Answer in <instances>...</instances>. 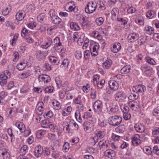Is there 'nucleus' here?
<instances>
[{
  "label": "nucleus",
  "instance_id": "1",
  "mask_svg": "<svg viewBox=\"0 0 159 159\" xmlns=\"http://www.w3.org/2000/svg\"><path fill=\"white\" fill-rule=\"evenodd\" d=\"M73 103L76 105V107L77 110L75 111V116L77 121L80 123L82 122L81 115L84 110V106L81 100V97L78 96L73 100Z\"/></svg>",
  "mask_w": 159,
  "mask_h": 159
},
{
  "label": "nucleus",
  "instance_id": "2",
  "mask_svg": "<svg viewBox=\"0 0 159 159\" xmlns=\"http://www.w3.org/2000/svg\"><path fill=\"white\" fill-rule=\"evenodd\" d=\"M62 125L63 130L67 133L74 130H77L79 128L78 124L74 120L68 118L64 120Z\"/></svg>",
  "mask_w": 159,
  "mask_h": 159
},
{
  "label": "nucleus",
  "instance_id": "3",
  "mask_svg": "<svg viewBox=\"0 0 159 159\" xmlns=\"http://www.w3.org/2000/svg\"><path fill=\"white\" fill-rule=\"evenodd\" d=\"M107 101L106 103L107 112L110 114L115 113L118 110V107L116 103L112 101Z\"/></svg>",
  "mask_w": 159,
  "mask_h": 159
},
{
  "label": "nucleus",
  "instance_id": "4",
  "mask_svg": "<svg viewBox=\"0 0 159 159\" xmlns=\"http://www.w3.org/2000/svg\"><path fill=\"white\" fill-rule=\"evenodd\" d=\"M109 88H107L106 92L109 94H111L116 91L119 88L117 82L114 80H111L108 82Z\"/></svg>",
  "mask_w": 159,
  "mask_h": 159
},
{
  "label": "nucleus",
  "instance_id": "5",
  "mask_svg": "<svg viewBox=\"0 0 159 159\" xmlns=\"http://www.w3.org/2000/svg\"><path fill=\"white\" fill-rule=\"evenodd\" d=\"M121 117L118 115H115L109 117L108 119V122L109 125L113 126L119 125L121 122Z\"/></svg>",
  "mask_w": 159,
  "mask_h": 159
},
{
  "label": "nucleus",
  "instance_id": "6",
  "mask_svg": "<svg viewBox=\"0 0 159 159\" xmlns=\"http://www.w3.org/2000/svg\"><path fill=\"white\" fill-rule=\"evenodd\" d=\"M97 7L96 2L93 1L89 2L85 8V12L88 14H91L94 12Z\"/></svg>",
  "mask_w": 159,
  "mask_h": 159
},
{
  "label": "nucleus",
  "instance_id": "7",
  "mask_svg": "<svg viewBox=\"0 0 159 159\" xmlns=\"http://www.w3.org/2000/svg\"><path fill=\"white\" fill-rule=\"evenodd\" d=\"M49 14L51 19L52 22L55 24H60L61 21V19L56 15L55 10L52 9L49 11Z\"/></svg>",
  "mask_w": 159,
  "mask_h": 159
},
{
  "label": "nucleus",
  "instance_id": "8",
  "mask_svg": "<svg viewBox=\"0 0 159 159\" xmlns=\"http://www.w3.org/2000/svg\"><path fill=\"white\" fill-rule=\"evenodd\" d=\"M99 47L98 44L94 42H91L89 46L90 52L93 56L95 57L98 54Z\"/></svg>",
  "mask_w": 159,
  "mask_h": 159
},
{
  "label": "nucleus",
  "instance_id": "9",
  "mask_svg": "<svg viewBox=\"0 0 159 159\" xmlns=\"http://www.w3.org/2000/svg\"><path fill=\"white\" fill-rule=\"evenodd\" d=\"M65 8L67 11L69 12H76L78 10V7L75 6V2L73 1L67 2Z\"/></svg>",
  "mask_w": 159,
  "mask_h": 159
},
{
  "label": "nucleus",
  "instance_id": "10",
  "mask_svg": "<svg viewBox=\"0 0 159 159\" xmlns=\"http://www.w3.org/2000/svg\"><path fill=\"white\" fill-rule=\"evenodd\" d=\"M128 106L132 111H138L140 107V102L139 100L136 101H129Z\"/></svg>",
  "mask_w": 159,
  "mask_h": 159
},
{
  "label": "nucleus",
  "instance_id": "11",
  "mask_svg": "<svg viewBox=\"0 0 159 159\" xmlns=\"http://www.w3.org/2000/svg\"><path fill=\"white\" fill-rule=\"evenodd\" d=\"M102 102L100 100H97L93 103V107L94 111L97 113L100 114L102 112Z\"/></svg>",
  "mask_w": 159,
  "mask_h": 159
},
{
  "label": "nucleus",
  "instance_id": "12",
  "mask_svg": "<svg viewBox=\"0 0 159 159\" xmlns=\"http://www.w3.org/2000/svg\"><path fill=\"white\" fill-rule=\"evenodd\" d=\"M141 69L143 71L145 72L148 76H150L153 73L152 68L148 66L146 64L141 65Z\"/></svg>",
  "mask_w": 159,
  "mask_h": 159
},
{
  "label": "nucleus",
  "instance_id": "13",
  "mask_svg": "<svg viewBox=\"0 0 159 159\" xmlns=\"http://www.w3.org/2000/svg\"><path fill=\"white\" fill-rule=\"evenodd\" d=\"M38 80L39 82L43 83L44 84L48 83L51 80L49 75L44 74L39 75L38 77Z\"/></svg>",
  "mask_w": 159,
  "mask_h": 159
},
{
  "label": "nucleus",
  "instance_id": "14",
  "mask_svg": "<svg viewBox=\"0 0 159 159\" xmlns=\"http://www.w3.org/2000/svg\"><path fill=\"white\" fill-rule=\"evenodd\" d=\"M44 110V104L42 102H39L36 105V112L38 115H41Z\"/></svg>",
  "mask_w": 159,
  "mask_h": 159
},
{
  "label": "nucleus",
  "instance_id": "15",
  "mask_svg": "<svg viewBox=\"0 0 159 159\" xmlns=\"http://www.w3.org/2000/svg\"><path fill=\"white\" fill-rule=\"evenodd\" d=\"M139 38V35L136 33H132L129 34L127 37L128 41L129 43H133L137 40Z\"/></svg>",
  "mask_w": 159,
  "mask_h": 159
},
{
  "label": "nucleus",
  "instance_id": "16",
  "mask_svg": "<svg viewBox=\"0 0 159 159\" xmlns=\"http://www.w3.org/2000/svg\"><path fill=\"white\" fill-rule=\"evenodd\" d=\"M140 137L139 134H136L134 135L132 138V143L134 146H138L141 143L140 140Z\"/></svg>",
  "mask_w": 159,
  "mask_h": 159
},
{
  "label": "nucleus",
  "instance_id": "17",
  "mask_svg": "<svg viewBox=\"0 0 159 159\" xmlns=\"http://www.w3.org/2000/svg\"><path fill=\"white\" fill-rule=\"evenodd\" d=\"M35 55L37 58L41 60L45 58V57L48 55V52L47 51L44 52L38 50L36 52Z\"/></svg>",
  "mask_w": 159,
  "mask_h": 159
},
{
  "label": "nucleus",
  "instance_id": "18",
  "mask_svg": "<svg viewBox=\"0 0 159 159\" xmlns=\"http://www.w3.org/2000/svg\"><path fill=\"white\" fill-rule=\"evenodd\" d=\"M43 153V148L41 145L36 147L34 149V155L37 157L41 156Z\"/></svg>",
  "mask_w": 159,
  "mask_h": 159
},
{
  "label": "nucleus",
  "instance_id": "19",
  "mask_svg": "<svg viewBox=\"0 0 159 159\" xmlns=\"http://www.w3.org/2000/svg\"><path fill=\"white\" fill-rule=\"evenodd\" d=\"M10 156L7 151L4 149L0 150V159H9Z\"/></svg>",
  "mask_w": 159,
  "mask_h": 159
},
{
  "label": "nucleus",
  "instance_id": "20",
  "mask_svg": "<svg viewBox=\"0 0 159 159\" xmlns=\"http://www.w3.org/2000/svg\"><path fill=\"white\" fill-rule=\"evenodd\" d=\"M121 48L120 43H116L111 45V50L113 52L117 53L120 50Z\"/></svg>",
  "mask_w": 159,
  "mask_h": 159
},
{
  "label": "nucleus",
  "instance_id": "21",
  "mask_svg": "<svg viewBox=\"0 0 159 159\" xmlns=\"http://www.w3.org/2000/svg\"><path fill=\"white\" fill-rule=\"evenodd\" d=\"M134 128L137 132L139 133L143 132L145 129V127L143 124L139 123L135 125Z\"/></svg>",
  "mask_w": 159,
  "mask_h": 159
},
{
  "label": "nucleus",
  "instance_id": "22",
  "mask_svg": "<svg viewBox=\"0 0 159 159\" xmlns=\"http://www.w3.org/2000/svg\"><path fill=\"white\" fill-rule=\"evenodd\" d=\"M115 98L116 101L122 102L126 98V96L123 92H119L116 94Z\"/></svg>",
  "mask_w": 159,
  "mask_h": 159
},
{
  "label": "nucleus",
  "instance_id": "23",
  "mask_svg": "<svg viewBox=\"0 0 159 159\" xmlns=\"http://www.w3.org/2000/svg\"><path fill=\"white\" fill-rule=\"evenodd\" d=\"M104 154L105 156L111 159L114 158L116 155L115 151L111 149L107 150L104 152Z\"/></svg>",
  "mask_w": 159,
  "mask_h": 159
},
{
  "label": "nucleus",
  "instance_id": "24",
  "mask_svg": "<svg viewBox=\"0 0 159 159\" xmlns=\"http://www.w3.org/2000/svg\"><path fill=\"white\" fill-rule=\"evenodd\" d=\"M62 86L66 91H69L74 89L71 83L67 81H65L62 84Z\"/></svg>",
  "mask_w": 159,
  "mask_h": 159
},
{
  "label": "nucleus",
  "instance_id": "25",
  "mask_svg": "<svg viewBox=\"0 0 159 159\" xmlns=\"http://www.w3.org/2000/svg\"><path fill=\"white\" fill-rule=\"evenodd\" d=\"M84 126L85 131L87 133H90L93 130L92 125L89 122L86 121L84 122Z\"/></svg>",
  "mask_w": 159,
  "mask_h": 159
},
{
  "label": "nucleus",
  "instance_id": "26",
  "mask_svg": "<svg viewBox=\"0 0 159 159\" xmlns=\"http://www.w3.org/2000/svg\"><path fill=\"white\" fill-rule=\"evenodd\" d=\"M134 89H133L134 92L136 93H142L146 90V87L142 85H139L134 86Z\"/></svg>",
  "mask_w": 159,
  "mask_h": 159
},
{
  "label": "nucleus",
  "instance_id": "27",
  "mask_svg": "<svg viewBox=\"0 0 159 159\" xmlns=\"http://www.w3.org/2000/svg\"><path fill=\"white\" fill-rule=\"evenodd\" d=\"M54 41L55 43V44L54 46V48L55 50L56 51L60 50L59 47H61L62 46V43L60 42V38L58 37H56L54 39Z\"/></svg>",
  "mask_w": 159,
  "mask_h": 159
},
{
  "label": "nucleus",
  "instance_id": "28",
  "mask_svg": "<svg viewBox=\"0 0 159 159\" xmlns=\"http://www.w3.org/2000/svg\"><path fill=\"white\" fill-rule=\"evenodd\" d=\"M11 73L8 70H5L2 72L0 74L1 80H7L10 77Z\"/></svg>",
  "mask_w": 159,
  "mask_h": 159
},
{
  "label": "nucleus",
  "instance_id": "29",
  "mask_svg": "<svg viewBox=\"0 0 159 159\" xmlns=\"http://www.w3.org/2000/svg\"><path fill=\"white\" fill-rule=\"evenodd\" d=\"M15 125L18 128L21 133H23L25 130V126L23 123L20 121L16 122Z\"/></svg>",
  "mask_w": 159,
  "mask_h": 159
},
{
  "label": "nucleus",
  "instance_id": "30",
  "mask_svg": "<svg viewBox=\"0 0 159 159\" xmlns=\"http://www.w3.org/2000/svg\"><path fill=\"white\" fill-rule=\"evenodd\" d=\"M25 15V13L24 11H20L17 13L16 16L17 20L20 21L23 20Z\"/></svg>",
  "mask_w": 159,
  "mask_h": 159
},
{
  "label": "nucleus",
  "instance_id": "31",
  "mask_svg": "<svg viewBox=\"0 0 159 159\" xmlns=\"http://www.w3.org/2000/svg\"><path fill=\"white\" fill-rule=\"evenodd\" d=\"M72 110V108L70 106H68L67 108L62 110L61 114L62 116H66L70 115Z\"/></svg>",
  "mask_w": 159,
  "mask_h": 159
},
{
  "label": "nucleus",
  "instance_id": "32",
  "mask_svg": "<svg viewBox=\"0 0 159 159\" xmlns=\"http://www.w3.org/2000/svg\"><path fill=\"white\" fill-rule=\"evenodd\" d=\"M28 62H26L25 61H22L17 64L16 68L19 70H21L24 69L26 66H28Z\"/></svg>",
  "mask_w": 159,
  "mask_h": 159
},
{
  "label": "nucleus",
  "instance_id": "33",
  "mask_svg": "<svg viewBox=\"0 0 159 159\" xmlns=\"http://www.w3.org/2000/svg\"><path fill=\"white\" fill-rule=\"evenodd\" d=\"M144 31L147 34L151 35L154 33V29L152 27L148 25L144 27Z\"/></svg>",
  "mask_w": 159,
  "mask_h": 159
},
{
  "label": "nucleus",
  "instance_id": "34",
  "mask_svg": "<svg viewBox=\"0 0 159 159\" xmlns=\"http://www.w3.org/2000/svg\"><path fill=\"white\" fill-rule=\"evenodd\" d=\"M112 61L110 59H107L102 64V67L105 69H109L111 66Z\"/></svg>",
  "mask_w": 159,
  "mask_h": 159
},
{
  "label": "nucleus",
  "instance_id": "35",
  "mask_svg": "<svg viewBox=\"0 0 159 159\" xmlns=\"http://www.w3.org/2000/svg\"><path fill=\"white\" fill-rule=\"evenodd\" d=\"M118 12L119 10L117 8H114L112 10L111 14L112 15V18L113 20H116V19L118 17L117 15L118 14Z\"/></svg>",
  "mask_w": 159,
  "mask_h": 159
},
{
  "label": "nucleus",
  "instance_id": "36",
  "mask_svg": "<svg viewBox=\"0 0 159 159\" xmlns=\"http://www.w3.org/2000/svg\"><path fill=\"white\" fill-rule=\"evenodd\" d=\"M131 66L129 65H126L123 67L120 70L121 74H126L129 73L131 69Z\"/></svg>",
  "mask_w": 159,
  "mask_h": 159
},
{
  "label": "nucleus",
  "instance_id": "37",
  "mask_svg": "<svg viewBox=\"0 0 159 159\" xmlns=\"http://www.w3.org/2000/svg\"><path fill=\"white\" fill-rule=\"evenodd\" d=\"M146 62L151 65H155L157 63L155 60L149 56H147L145 58Z\"/></svg>",
  "mask_w": 159,
  "mask_h": 159
},
{
  "label": "nucleus",
  "instance_id": "38",
  "mask_svg": "<svg viewBox=\"0 0 159 159\" xmlns=\"http://www.w3.org/2000/svg\"><path fill=\"white\" fill-rule=\"evenodd\" d=\"M146 16L148 18L151 19L156 16V12L153 10L149 11L147 12Z\"/></svg>",
  "mask_w": 159,
  "mask_h": 159
},
{
  "label": "nucleus",
  "instance_id": "39",
  "mask_svg": "<svg viewBox=\"0 0 159 159\" xmlns=\"http://www.w3.org/2000/svg\"><path fill=\"white\" fill-rule=\"evenodd\" d=\"M139 96V94L137 93H131L128 97L129 101H136L137 100V99Z\"/></svg>",
  "mask_w": 159,
  "mask_h": 159
},
{
  "label": "nucleus",
  "instance_id": "40",
  "mask_svg": "<svg viewBox=\"0 0 159 159\" xmlns=\"http://www.w3.org/2000/svg\"><path fill=\"white\" fill-rule=\"evenodd\" d=\"M125 130V126L124 125H121L115 129L116 132L122 133Z\"/></svg>",
  "mask_w": 159,
  "mask_h": 159
},
{
  "label": "nucleus",
  "instance_id": "41",
  "mask_svg": "<svg viewBox=\"0 0 159 159\" xmlns=\"http://www.w3.org/2000/svg\"><path fill=\"white\" fill-rule=\"evenodd\" d=\"M70 27L71 29L74 30H78L80 29L79 25L77 23L74 22L70 23Z\"/></svg>",
  "mask_w": 159,
  "mask_h": 159
},
{
  "label": "nucleus",
  "instance_id": "42",
  "mask_svg": "<svg viewBox=\"0 0 159 159\" xmlns=\"http://www.w3.org/2000/svg\"><path fill=\"white\" fill-rule=\"evenodd\" d=\"M70 148V143L67 142H65L62 146V150L64 152H67Z\"/></svg>",
  "mask_w": 159,
  "mask_h": 159
},
{
  "label": "nucleus",
  "instance_id": "43",
  "mask_svg": "<svg viewBox=\"0 0 159 159\" xmlns=\"http://www.w3.org/2000/svg\"><path fill=\"white\" fill-rule=\"evenodd\" d=\"M92 36L94 38L97 39L98 40H100L102 39V36L99 34V32L95 30L93 32Z\"/></svg>",
  "mask_w": 159,
  "mask_h": 159
},
{
  "label": "nucleus",
  "instance_id": "44",
  "mask_svg": "<svg viewBox=\"0 0 159 159\" xmlns=\"http://www.w3.org/2000/svg\"><path fill=\"white\" fill-rule=\"evenodd\" d=\"M82 117L84 119H89L90 121H92L93 120V117L91 114L89 112H85Z\"/></svg>",
  "mask_w": 159,
  "mask_h": 159
},
{
  "label": "nucleus",
  "instance_id": "45",
  "mask_svg": "<svg viewBox=\"0 0 159 159\" xmlns=\"http://www.w3.org/2000/svg\"><path fill=\"white\" fill-rule=\"evenodd\" d=\"M53 108L54 109L56 110H59L61 107V105L60 103L57 100H54L52 102Z\"/></svg>",
  "mask_w": 159,
  "mask_h": 159
},
{
  "label": "nucleus",
  "instance_id": "46",
  "mask_svg": "<svg viewBox=\"0 0 159 159\" xmlns=\"http://www.w3.org/2000/svg\"><path fill=\"white\" fill-rule=\"evenodd\" d=\"M70 61L68 59H65L62 61L61 66L64 69H66L68 68L69 64Z\"/></svg>",
  "mask_w": 159,
  "mask_h": 159
},
{
  "label": "nucleus",
  "instance_id": "47",
  "mask_svg": "<svg viewBox=\"0 0 159 159\" xmlns=\"http://www.w3.org/2000/svg\"><path fill=\"white\" fill-rule=\"evenodd\" d=\"M97 136V138L99 139H102L105 136V132L104 131H98L95 134Z\"/></svg>",
  "mask_w": 159,
  "mask_h": 159
},
{
  "label": "nucleus",
  "instance_id": "48",
  "mask_svg": "<svg viewBox=\"0 0 159 159\" xmlns=\"http://www.w3.org/2000/svg\"><path fill=\"white\" fill-rule=\"evenodd\" d=\"M11 7L10 6H8L6 7L3 8L2 11V14L4 16L8 14L11 11Z\"/></svg>",
  "mask_w": 159,
  "mask_h": 159
},
{
  "label": "nucleus",
  "instance_id": "49",
  "mask_svg": "<svg viewBox=\"0 0 159 159\" xmlns=\"http://www.w3.org/2000/svg\"><path fill=\"white\" fill-rule=\"evenodd\" d=\"M106 145V141L104 139L101 140L99 143L98 146V148L101 149Z\"/></svg>",
  "mask_w": 159,
  "mask_h": 159
},
{
  "label": "nucleus",
  "instance_id": "50",
  "mask_svg": "<svg viewBox=\"0 0 159 159\" xmlns=\"http://www.w3.org/2000/svg\"><path fill=\"white\" fill-rule=\"evenodd\" d=\"M79 35L78 34V33L77 32H75L73 36V40L75 41H80V42H83L84 40L82 39H81V38H79Z\"/></svg>",
  "mask_w": 159,
  "mask_h": 159
},
{
  "label": "nucleus",
  "instance_id": "51",
  "mask_svg": "<svg viewBox=\"0 0 159 159\" xmlns=\"http://www.w3.org/2000/svg\"><path fill=\"white\" fill-rule=\"evenodd\" d=\"M46 133V131L45 130H39L37 132L36 136L38 138H40L43 137Z\"/></svg>",
  "mask_w": 159,
  "mask_h": 159
},
{
  "label": "nucleus",
  "instance_id": "52",
  "mask_svg": "<svg viewBox=\"0 0 159 159\" xmlns=\"http://www.w3.org/2000/svg\"><path fill=\"white\" fill-rule=\"evenodd\" d=\"M29 89L28 85L27 84L24 85L20 89V92L21 93H25L27 92Z\"/></svg>",
  "mask_w": 159,
  "mask_h": 159
},
{
  "label": "nucleus",
  "instance_id": "53",
  "mask_svg": "<svg viewBox=\"0 0 159 159\" xmlns=\"http://www.w3.org/2000/svg\"><path fill=\"white\" fill-rule=\"evenodd\" d=\"M30 33V31L28 30L26 28L24 27L21 30V36L23 37L29 34Z\"/></svg>",
  "mask_w": 159,
  "mask_h": 159
},
{
  "label": "nucleus",
  "instance_id": "54",
  "mask_svg": "<svg viewBox=\"0 0 159 159\" xmlns=\"http://www.w3.org/2000/svg\"><path fill=\"white\" fill-rule=\"evenodd\" d=\"M152 135L155 136L159 134V127H157L154 128L152 129Z\"/></svg>",
  "mask_w": 159,
  "mask_h": 159
},
{
  "label": "nucleus",
  "instance_id": "55",
  "mask_svg": "<svg viewBox=\"0 0 159 159\" xmlns=\"http://www.w3.org/2000/svg\"><path fill=\"white\" fill-rule=\"evenodd\" d=\"M31 73L30 71H28L27 72L22 73L20 75V78L22 79L26 78L30 76Z\"/></svg>",
  "mask_w": 159,
  "mask_h": 159
},
{
  "label": "nucleus",
  "instance_id": "56",
  "mask_svg": "<svg viewBox=\"0 0 159 159\" xmlns=\"http://www.w3.org/2000/svg\"><path fill=\"white\" fill-rule=\"evenodd\" d=\"M136 8L132 6L129 5L127 9V12L129 14H132L135 12L136 11Z\"/></svg>",
  "mask_w": 159,
  "mask_h": 159
},
{
  "label": "nucleus",
  "instance_id": "57",
  "mask_svg": "<svg viewBox=\"0 0 159 159\" xmlns=\"http://www.w3.org/2000/svg\"><path fill=\"white\" fill-rule=\"evenodd\" d=\"M146 39V37L145 36H141L140 37V39L138 41V44L139 45H141L144 44L145 42Z\"/></svg>",
  "mask_w": 159,
  "mask_h": 159
},
{
  "label": "nucleus",
  "instance_id": "58",
  "mask_svg": "<svg viewBox=\"0 0 159 159\" xmlns=\"http://www.w3.org/2000/svg\"><path fill=\"white\" fill-rule=\"evenodd\" d=\"M95 22L98 25L100 26L104 22V19L102 17H99L96 19Z\"/></svg>",
  "mask_w": 159,
  "mask_h": 159
},
{
  "label": "nucleus",
  "instance_id": "59",
  "mask_svg": "<svg viewBox=\"0 0 159 159\" xmlns=\"http://www.w3.org/2000/svg\"><path fill=\"white\" fill-rule=\"evenodd\" d=\"M28 147L26 145H24L21 147L20 150V155H24L25 154L27 151Z\"/></svg>",
  "mask_w": 159,
  "mask_h": 159
},
{
  "label": "nucleus",
  "instance_id": "60",
  "mask_svg": "<svg viewBox=\"0 0 159 159\" xmlns=\"http://www.w3.org/2000/svg\"><path fill=\"white\" fill-rule=\"evenodd\" d=\"M19 35L18 34L16 33L14 35L13 39L10 40L11 44L12 45H14L15 44L16 42L18 37Z\"/></svg>",
  "mask_w": 159,
  "mask_h": 159
},
{
  "label": "nucleus",
  "instance_id": "61",
  "mask_svg": "<svg viewBox=\"0 0 159 159\" xmlns=\"http://www.w3.org/2000/svg\"><path fill=\"white\" fill-rule=\"evenodd\" d=\"M99 76L97 75H95L93 77V83L94 85H96L99 80Z\"/></svg>",
  "mask_w": 159,
  "mask_h": 159
},
{
  "label": "nucleus",
  "instance_id": "62",
  "mask_svg": "<svg viewBox=\"0 0 159 159\" xmlns=\"http://www.w3.org/2000/svg\"><path fill=\"white\" fill-rule=\"evenodd\" d=\"M97 92L95 89H92L90 91L91 98L92 99H95L96 97Z\"/></svg>",
  "mask_w": 159,
  "mask_h": 159
},
{
  "label": "nucleus",
  "instance_id": "63",
  "mask_svg": "<svg viewBox=\"0 0 159 159\" xmlns=\"http://www.w3.org/2000/svg\"><path fill=\"white\" fill-rule=\"evenodd\" d=\"M75 56L76 59H80L82 57V52L80 50H77L75 53Z\"/></svg>",
  "mask_w": 159,
  "mask_h": 159
},
{
  "label": "nucleus",
  "instance_id": "64",
  "mask_svg": "<svg viewBox=\"0 0 159 159\" xmlns=\"http://www.w3.org/2000/svg\"><path fill=\"white\" fill-rule=\"evenodd\" d=\"M53 116V113L51 111H49L47 113L44 114V116L46 118L49 119Z\"/></svg>",
  "mask_w": 159,
  "mask_h": 159
}]
</instances>
